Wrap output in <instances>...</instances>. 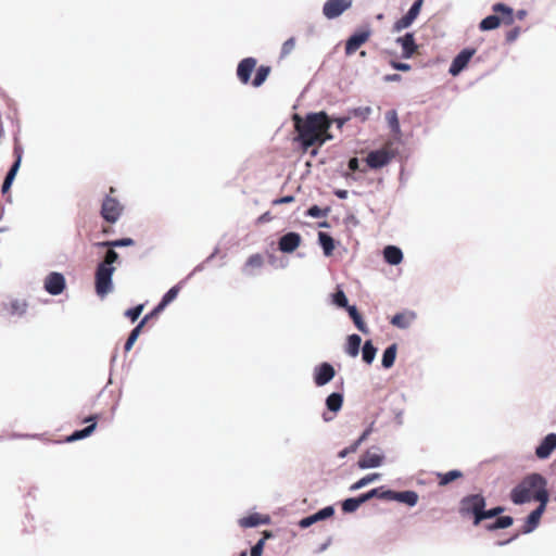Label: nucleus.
Wrapping results in <instances>:
<instances>
[{
	"label": "nucleus",
	"mask_w": 556,
	"mask_h": 556,
	"mask_svg": "<svg viewBox=\"0 0 556 556\" xmlns=\"http://www.w3.org/2000/svg\"><path fill=\"white\" fill-rule=\"evenodd\" d=\"M361 343H362V339L358 334L349 336L345 352L352 357L357 356L358 352H359Z\"/></svg>",
	"instance_id": "32"
},
{
	"label": "nucleus",
	"mask_w": 556,
	"mask_h": 556,
	"mask_svg": "<svg viewBox=\"0 0 556 556\" xmlns=\"http://www.w3.org/2000/svg\"><path fill=\"white\" fill-rule=\"evenodd\" d=\"M351 114L354 117H358L362 121H366L368 118V116L371 114V108L370 106H359V108L353 109L351 111Z\"/></svg>",
	"instance_id": "46"
},
{
	"label": "nucleus",
	"mask_w": 556,
	"mask_h": 556,
	"mask_svg": "<svg viewBox=\"0 0 556 556\" xmlns=\"http://www.w3.org/2000/svg\"><path fill=\"white\" fill-rule=\"evenodd\" d=\"M384 80L386 81H399V80H401V75H399V74L387 75L384 77Z\"/></svg>",
	"instance_id": "59"
},
{
	"label": "nucleus",
	"mask_w": 556,
	"mask_h": 556,
	"mask_svg": "<svg viewBox=\"0 0 556 556\" xmlns=\"http://www.w3.org/2000/svg\"><path fill=\"white\" fill-rule=\"evenodd\" d=\"M393 154L387 149L375 150L368 153L366 163L370 168H380L390 163Z\"/></svg>",
	"instance_id": "14"
},
{
	"label": "nucleus",
	"mask_w": 556,
	"mask_h": 556,
	"mask_svg": "<svg viewBox=\"0 0 556 556\" xmlns=\"http://www.w3.org/2000/svg\"><path fill=\"white\" fill-rule=\"evenodd\" d=\"M359 446L357 445L356 442L352 443L350 446L343 448L342 451L339 452L338 456L340 458H343L345 457L346 455L351 454V453H355L357 451Z\"/></svg>",
	"instance_id": "50"
},
{
	"label": "nucleus",
	"mask_w": 556,
	"mask_h": 556,
	"mask_svg": "<svg viewBox=\"0 0 556 556\" xmlns=\"http://www.w3.org/2000/svg\"><path fill=\"white\" fill-rule=\"evenodd\" d=\"M485 508V498L481 494H471L465 496L459 504V513L462 516H473V525L478 526L480 521H477V517L482 515V510Z\"/></svg>",
	"instance_id": "5"
},
{
	"label": "nucleus",
	"mask_w": 556,
	"mask_h": 556,
	"mask_svg": "<svg viewBox=\"0 0 556 556\" xmlns=\"http://www.w3.org/2000/svg\"><path fill=\"white\" fill-rule=\"evenodd\" d=\"M383 256L387 263L390 265H397L403 260V253L401 249L395 245H388L383 250Z\"/></svg>",
	"instance_id": "28"
},
{
	"label": "nucleus",
	"mask_w": 556,
	"mask_h": 556,
	"mask_svg": "<svg viewBox=\"0 0 556 556\" xmlns=\"http://www.w3.org/2000/svg\"><path fill=\"white\" fill-rule=\"evenodd\" d=\"M301 243V236L298 232H288L283 235L278 242L279 250L285 253H292Z\"/></svg>",
	"instance_id": "19"
},
{
	"label": "nucleus",
	"mask_w": 556,
	"mask_h": 556,
	"mask_svg": "<svg viewBox=\"0 0 556 556\" xmlns=\"http://www.w3.org/2000/svg\"><path fill=\"white\" fill-rule=\"evenodd\" d=\"M323 418L325 421H330V420H332L333 417H328L326 414H324Z\"/></svg>",
	"instance_id": "64"
},
{
	"label": "nucleus",
	"mask_w": 556,
	"mask_h": 556,
	"mask_svg": "<svg viewBox=\"0 0 556 556\" xmlns=\"http://www.w3.org/2000/svg\"><path fill=\"white\" fill-rule=\"evenodd\" d=\"M396 350L397 348L395 343L384 350L382 355V366L384 368H391L393 366L396 357Z\"/></svg>",
	"instance_id": "34"
},
{
	"label": "nucleus",
	"mask_w": 556,
	"mask_h": 556,
	"mask_svg": "<svg viewBox=\"0 0 556 556\" xmlns=\"http://www.w3.org/2000/svg\"><path fill=\"white\" fill-rule=\"evenodd\" d=\"M519 27H515L513 29H510L509 31H507L506 34V41L507 42H513L514 40L517 39V37L519 36Z\"/></svg>",
	"instance_id": "55"
},
{
	"label": "nucleus",
	"mask_w": 556,
	"mask_h": 556,
	"mask_svg": "<svg viewBox=\"0 0 556 556\" xmlns=\"http://www.w3.org/2000/svg\"><path fill=\"white\" fill-rule=\"evenodd\" d=\"M391 66L395 70H399V71H403V72H407L410 70V65L407 64V63H401V62H396V61H392L391 62Z\"/></svg>",
	"instance_id": "56"
},
{
	"label": "nucleus",
	"mask_w": 556,
	"mask_h": 556,
	"mask_svg": "<svg viewBox=\"0 0 556 556\" xmlns=\"http://www.w3.org/2000/svg\"><path fill=\"white\" fill-rule=\"evenodd\" d=\"M475 54L473 49H464L462 50L453 60L450 66V73L453 76L458 75L468 64L472 55Z\"/></svg>",
	"instance_id": "16"
},
{
	"label": "nucleus",
	"mask_w": 556,
	"mask_h": 556,
	"mask_svg": "<svg viewBox=\"0 0 556 556\" xmlns=\"http://www.w3.org/2000/svg\"><path fill=\"white\" fill-rule=\"evenodd\" d=\"M547 481L540 473L526 476L510 492V500L515 504H525L531 500L538 502L548 501Z\"/></svg>",
	"instance_id": "2"
},
{
	"label": "nucleus",
	"mask_w": 556,
	"mask_h": 556,
	"mask_svg": "<svg viewBox=\"0 0 556 556\" xmlns=\"http://www.w3.org/2000/svg\"><path fill=\"white\" fill-rule=\"evenodd\" d=\"M65 286V278L60 273H50L45 279V290L52 295L61 294Z\"/></svg>",
	"instance_id": "15"
},
{
	"label": "nucleus",
	"mask_w": 556,
	"mask_h": 556,
	"mask_svg": "<svg viewBox=\"0 0 556 556\" xmlns=\"http://www.w3.org/2000/svg\"><path fill=\"white\" fill-rule=\"evenodd\" d=\"M353 0H327L323 7V13L328 20L340 16L352 7Z\"/></svg>",
	"instance_id": "9"
},
{
	"label": "nucleus",
	"mask_w": 556,
	"mask_h": 556,
	"mask_svg": "<svg viewBox=\"0 0 556 556\" xmlns=\"http://www.w3.org/2000/svg\"><path fill=\"white\" fill-rule=\"evenodd\" d=\"M503 511H504V508L501 507V506L494 507V508L489 509V510H485V508H483L482 515H479L477 517V521L481 522L484 519L496 517V516H498Z\"/></svg>",
	"instance_id": "43"
},
{
	"label": "nucleus",
	"mask_w": 556,
	"mask_h": 556,
	"mask_svg": "<svg viewBox=\"0 0 556 556\" xmlns=\"http://www.w3.org/2000/svg\"><path fill=\"white\" fill-rule=\"evenodd\" d=\"M383 456L376 451H366L358 459L357 465L361 469L379 467L382 464Z\"/></svg>",
	"instance_id": "20"
},
{
	"label": "nucleus",
	"mask_w": 556,
	"mask_h": 556,
	"mask_svg": "<svg viewBox=\"0 0 556 556\" xmlns=\"http://www.w3.org/2000/svg\"><path fill=\"white\" fill-rule=\"evenodd\" d=\"M333 302L340 307L348 308L350 306L345 293L342 290H338L333 294Z\"/></svg>",
	"instance_id": "48"
},
{
	"label": "nucleus",
	"mask_w": 556,
	"mask_h": 556,
	"mask_svg": "<svg viewBox=\"0 0 556 556\" xmlns=\"http://www.w3.org/2000/svg\"><path fill=\"white\" fill-rule=\"evenodd\" d=\"M377 349L374 346L371 341H366L363 345L362 356L366 364H371L375 359Z\"/></svg>",
	"instance_id": "36"
},
{
	"label": "nucleus",
	"mask_w": 556,
	"mask_h": 556,
	"mask_svg": "<svg viewBox=\"0 0 556 556\" xmlns=\"http://www.w3.org/2000/svg\"><path fill=\"white\" fill-rule=\"evenodd\" d=\"M525 16H526V11L525 10H520V11L517 12V17L519 20H522Z\"/></svg>",
	"instance_id": "63"
},
{
	"label": "nucleus",
	"mask_w": 556,
	"mask_h": 556,
	"mask_svg": "<svg viewBox=\"0 0 556 556\" xmlns=\"http://www.w3.org/2000/svg\"><path fill=\"white\" fill-rule=\"evenodd\" d=\"M263 265H264L263 255L260 253H256V254L249 256L242 270L247 275H253V270L261 268Z\"/></svg>",
	"instance_id": "29"
},
{
	"label": "nucleus",
	"mask_w": 556,
	"mask_h": 556,
	"mask_svg": "<svg viewBox=\"0 0 556 556\" xmlns=\"http://www.w3.org/2000/svg\"><path fill=\"white\" fill-rule=\"evenodd\" d=\"M493 14L483 18L479 28L482 31L496 29L501 24L511 25L515 21L514 10L504 3H495L492 7Z\"/></svg>",
	"instance_id": "4"
},
{
	"label": "nucleus",
	"mask_w": 556,
	"mask_h": 556,
	"mask_svg": "<svg viewBox=\"0 0 556 556\" xmlns=\"http://www.w3.org/2000/svg\"><path fill=\"white\" fill-rule=\"evenodd\" d=\"M294 197L293 195H285L282 198H279V199H275L273 201V205H280V204H288V203H292L294 202Z\"/></svg>",
	"instance_id": "54"
},
{
	"label": "nucleus",
	"mask_w": 556,
	"mask_h": 556,
	"mask_svg": "<svg viewBox=\"0 0 556 556\" xmlns=\"http://www.w3.org/2000/svg\"><path fill=\"white\" fill-rule=\"evenodd\" d=\"M270 518L265 515H261L258 513L251 514L247 517H242L239 519V526L242 528H253L260 525L269 523Z\"/></svg>",
	"instance_id": "26"
},
{
	"label": "nucleus",
	"mask_w": 556,
	"mask_h": 556,
	"mask_svg": "<svg viewBox=\"0 0 556 556\" xmlns=\"http://www.w3.org/2000/svg\"><path fill=\"white\" fill-rule=\"evenodd\" d=\"M3 309L10 316H22L26 313L27 303L25 300L14 299L8 303H3Z\"/></svg>",
	"instance_id": "27"
},
{
	"label": "nucleus",
	"mask_w": 556,
	"mask_h": 556,
	"mask_svg": "<svg viewBox=\"0 0 556 556\" xmlns=\"http://www.w3.org/2000/svg\"><path fill=\"white\" fill-rule=\"evenodd\" d=\"M13 154L15 156V162L13 163L12 167L10 168L4 178V181L2 184V193H7L10 190L11 185L21 165L23 148L17 142H15L14 144Z\"/></svg>",
	"instance_id": "12"
},
{
	"label": "nucleus",
	"mask_w": 556,
	"mask_h": 556,
	"mask_svg": "<svg viewBox=\"0 0 556 556\" xmlns=\"http://www.w3.org/2000/svg\"><path fill=\"white\" fill-rule=\"evenodd\" d=\"M165 307H161V303H159L152 312H150L149 314H147L142 319L141 321L131 330L128 339L126 340V343H125V351L128 352L131 350L132 345L135 344V342L137 341L142 328L144 327V325L152 318H155Z\"/></svg>",
	"instance_id": "8"
},
{
	"label": "nucleus",
	"mask_w": 556,
	"mask_h": 556,
	"mask_svg": "<svg viewBox=\"0 0 556 556\" xmlns=\"http://www.w3.org/2000/svg\"><path fill=\"white\" fill-rule=\"evenodd\" d=\"M380 477L379 473H370V475H367L366 477H363L362 479H359L358 481H356L355 483H353L351 486H350V490L351 491H355V490H358L365 485H367L368 483H371L372 481H375L376 479H378Z\"/></svg>",
	"instance_id": "40"
},
{
	"label": "nucleus",
	"mask_w": 556,
	"mask_h": 556,
	"mask_svg": "<svg viewBox=\"0 0 556 556\" xmlns=\"http://www.w3.org/2000/svg\"><path fill=\"white\" fill-rule=\"evenodd\" d=\"M123 210L124 206L116 198L106 195L101 205V216L105 222L114 224L121 217Z\"/></svg>",
	"instance_id": "7"
},
{
	"label": "nucleus",
	"mask_w": 556,
	"mask_h": 556,
	"mask_svg": "<svg viewBox=\"0 0 556 556\" xmlns=\"http://www.w3.org/2000/svg\"><path fill=\"white\" fill-rule=\"evenodd\" d=\"M422 4L424 0H416L408 12L394 23L393 30L401 31L408 28L419 15Z\"/></svg>",
	"instance_id": "11"
},
{
	"label": "nucleus",
	"mask_w": 556,
	"mask_h": 556,
	"mask_svg": "<svg viewBox=\"0 0 556 556\" xmlns=\"http://www.w3.org/2000/svg\"><path fill=\"white\" fill-rule=\"evenodd\" d=\"M554 450H556V433H549L535 448V455L540 459H545L551 456Z\"/></svg>",
	"instance_id": "18"
},
{
	"label": "nucleus",
	"mask_w": 556,
	"mask_h": 556,
	"mask_svg": "<svg viewBox=\"0 0 556 556\" xmlns=\"http://www.w3.org/2000/svg\"><path fill=\"white\" fill-rule=\"evenodd\" d=\"M334 194L339 198V199H346L348 197V191L346 190H337L334 192Z\"/></svg>",
	"instance_id": "60"
},
{
	"label": "nucleus",
	"mask_w": 556,
	"mask_h": 556,
	"mask_svg": "<svg viewBox=\"0 0 556 556\" xmlns=\"http://www.w3.org/2000/svg\"><path fill=\"white\" fill-rule=\"evenodd\" d=\"M374 430V422L370 424V426L361 434V437L355 441L357 445L359 446L364 441L368 439L370 433Z\"/></svg>",
	"instance_id": "53"
},
{
	"label": "nucleus",
	"mask_w": 556,
	"mask_h": 556,
	"mask_svg": "<svg viewBox=\"0 0 556 556\" xmlns=\"http://www.w3.org/2000/svg\"><path fill=\"white\" fill-rule=\"evenodd\" d=\"M318 240L324 250L325 255H331L334 250L333 239L328 233L320 231L318 233Z\"/></svg>",
	"instance_id": "33"
},
{
	"label": "nucleus",
	"mask_w": 556,
	"mask_h": 556,
	"mask_svg": "<svg viewBox=\"0 0 556 556\" xmlns=\"http://www.w3.org/2000/svg\"><path fill=\"white\" fill-rule=\"evenodd\" d=\"M256 59L252 56L244 58L239 62L237 66V77L241 84H251L253 87L257 88L265 83L271 72V68L267 65L258 66L254 78L251 79V75L256 68Z\"/></svg>",
	"instance_id": "3"
},
{
	"label": "nucleus",
	"mask_w": 556,
	"mask_h": 556,
	"mask_svg": "<svg viewBox=\"0 0 556 556\" xmlns=\"http://www.w3.org/2000/svg\"><path fill=\"white\" fill-rule=\"evenodd\" d=\"M333 514H334L333 507L327 506V507L320 509L319 511L301 519L299 522V526L303 529L308 528L317 521L332 517Z\"/></svg>",
	"instance_id": "22"
},
{
	"label": "nucleus",
	"mask_w": 556,
	"mask_h": 556,
	"mask_svg": "<svg viewBox=\"0 0 556 556\" xmlns=\"http://www.w3.org/2000/svg\"><path fill=\"white\" fill-rule=\"evenodd\" d=\"M179 292V287L175 286L170 288L161 300V307H166L172 301H174Z\"/></svg>",
	"instance_id": "42"
},
{
	"label": "nucleus",
	"mask_w": 556,
	"mask_h": 556,
	"mask_svg": "<svg viewBox=\"0 0 556 556\" xmlns=\"http://www.w3.org/2000/svg\"><path fill=\"white\" fill-rule=\"evenodd\" d=\"M143 304H139L132 308H129L125 312V316L128 317L132 323L136 321L143 311Z\"/></svg>",
	"instance_id": "47"
},
{
	"label": "nucleus",
	"mask_w": 556,
	"mask_h": 556,
	"mask_svg": "<svg viewBox=\"0 0 556 556\" xmlns=\"http://www.w3.org/2000/svg\"><path fill=\"white\" fill-rule=\"evenodd\" d=\"M110 248L104 255V260L99 265H104L105 268H113L112 264L118 260V254Z\"/></svg>",
	"instance_id": "41"
},
{
	"label": "nucleus",
	"mask_w": 556,
	"mask_h": 556,
	"mask_svg": "<svg viewBox=\"0 0 556 556\" xmlns=\"http://www.w3.org/2000/svg\"><path fill=\"white\" fill-rule=\"evenodd\" d=\"M370 37L369 30H364L359 33H355L352 35L345 43V54L352 55L354 52L357 51V49L364 45Z\"/></svg>",
	"instance_id": "21"
},
{
	"label": "nucleus",
	"mask_w": 556,
	"mask_h": 556,
	"mask_svg": "<svg viewBox=\"0 0 556 556\" xmlns=\"http://www.w3.org/2000/svg\"><path fill=\"white\" fill-rule=\"evenodd\" d=\"M336 376L333 366L329 363H321L314 369V382L318 387H323L330 382Z\"/></svg>",
	"instance_id": "13"
},
{
	"label": "nucleus",
	"mask_w": 556,
	"mask_h": 556,
	"mask_svg": "<svg viewBox=\"0 0 556 556\" xmlns=\"http://www.w3.org/2000/svg\"><path fill=\"white\" fill-rule=\"evenodd\" d=\"M343 405V395L341 393L333 392L326 399V406L332 413H338Z\"/></svg>",
	"instance_id": "30"
},
{
	"label": "nucleus",
	"mask_w": 556,
	"mask_h": 556,
	"mask_svg": "<svg viewBox=\"0 0 556 556\" xmlns=\"http://www.w3.org/2000/svg\"><path fill=\"white\" fill-rule=\"evenodd\" d=\"M388 119L392 128H399V121L394 111L388 113Z\"/></svg>",
	"instance_id": "57"
},
{
	"label": "nucleus",
	"mask_w": 556,
	"mask_h": 556,
	"mask_svg": "<svg viewBox=\"0 0 556 556\" xmlns=\"http://www.w3.org/2000/svg\"><path fill=\"white\" fill-rule=\"evenodd\" d=\"M364 503L365 501L362 495H359L358 497L346 498L342 503V510L344 513H353Z\"/></svg>",
	"instance_id": "35"
},
{
	"label": "nucleus",
	"mask_w": 556,
	"mask_h": 556,
	"mask_svg": "<svg viewBox=\"0 0 556 556\" xmlns=\"http://www.w3.org/2000/svg\"><path fill=\"white\" fill-rule=\"evenodd\" d=\"M348 118H338L336 122L338 124V127L341 128Z\"/></svg>",
	"instance_id": "62"
},
{
	"label": "nucleus",
	"mask_w": 556,
	"mask_h": 556,
	"mask_svg": "<svg viewBox=\"0 0 556 556\" xmlns=\"http://www.w3.org/2000/svg\"><path fill=\"white\" fill-rule=\"evenodd\" d=\"M135 241L130 238H124L113 241H104L97 243V247H108V248H119V247H129L134 245Z\"/></svg>",
	"instance_id": "39"
},
{
	"label": "nucleus",
	"mask_w": 556,
	"mask_h": 556,
	"mask_svg": "<svg viewBox=\"0 0 556 556\" xmlns=\"http://www.w3.org/2000/svg\"><path fill=\"white\" fill-rule=\"evenodd\" d=\"M380 498L387 501H396L407 504L408 506H415L418 502V494L415 491L396 492L387 490L380 494Z\"/></svg>",
	"instance_id": "10"
},
{
	"label": "nucleus",
	"mask_w": 556,
	"mask_h": 556,
	"mask_svg": "<svg viewBox=\"0 0 556 556\" xmlns=\"http://www.w3.org/2000/svg\"><path fill=\"white\" fill-rule=\"evenodd\" d=\"M295 48V38L291 37L282 43L280 58L285 59L288 56Z\"/></svg>",
	"instance_id": "45"
},
{
	"label": "nucleus",
	"mask_w": 556,
	"mask_h": 556,
	"mask_svg": "<svg viewBox=\"0 0 556 556\" xmlns=\"http://www.w3.org/2000/svg\"><path fill=\"white\" fill-rule=\"evenodd\" d=\"M396 42L402 47V55L405 59H409L417 51V45L415 42L414 34L407 33L403 37H399Z\"/></svg>",
	"instance_id": "23"
},
{
	"label": "nucleus",
	"mask_w": 556,
	"mask_h": 556,
	"mask_svg": "<svg viewBox=\"0 0 556 556\" xmlns=\"http://www.w3.org/2000/svg\"><path fill=\"white\" fill-rule=\"evenodd\" d=\"M514 519L510 516L498 517L493 523L486 525L488 530L505 529L513 525Z\"/></svg>",
	"instance_id": "37"
},
{
	"label": "nucleus",
	"mask_w": 556,
	"mask_h": 556,
	"mask_svg": "<svg viewBox=\"0 0 556 556\" xmlns=\"http://www.w3.org/2000/svg\"><path fill=\"white\" fill-rule=\"evenodd\" d=\"M374 430V422L370 424V426L361 434V437L355 441L357 445L359 446L364 441L368 439L370 433Z\"/></svg>",
	"instance_id": "52"
},
{
	"label": "nucleus",
	"mask_w": 556,
	"mask_h": 556,
	"mask_svg": "<svg viewBox=\"0 0 556 556\" xmlns=\"http://www.w3.org/2000/svg\"><path fill=\"white\" fill-rule=\"evenodd\" d=\"M383 491L381 490V488H377V489L370 490L369 492H367L365 494H362V496H363L364 501L367 502V501H369L372 497H379L380 498V494Z\"/></svg>",
	"instance_id": "51"
},
{
	"label": "nucleus",
	"mask_w": 556,
	"mask_h": 556,
	"mask_svg": "<svg viewBox=\"0 0 556 556\" xmlns=\"http://www.w3.org/2000/svg\"><path fill=\"white\" fill-rule=\"evenodd\" d=\"M348 166H349V169L352 172L357 170L359 167L358 159L357 157L350 159Z\"/></svg>",
	"instance_id": "58"
},
{
	"label": "nucleus",
	"mask_w": 556,
	"mask_h": 556,
	"mask_svg": "<svg viewBox=\"0 0 556 556\" xmlns=\"http://www.w3.org/2000/svg\"><path fill=\"white\" fill-rule=\"evenodd\" d=\"M547 502L548 501H544V498H542V502H539L540 505L533 511L530 513L525 525L522 526V533H529L538 527L540 519L543 513L545 511Z\"/></svg>",
	"instance_id": "17"
},
{
	"label": "nucleus",
	"mask_w": 556,
	"mask_h": 556,
	"mask_svg": "<svg viewBox=\"0 0 556 556\" xmlns=\"http://www.w3.org/2000/svg\"><path fill=\"white\" fill-rule=\"evenodd\" d=\"M115 268H105L104 265H98L96 270V292L104 298L113 289L112 276Z\"/></svg>",
	"instance_id": "6"
},
{
	"label": "nucleus",
	"mask_w": 556,
	"mask_h": 556,
	"mask_svg": "<svg viewBox=\"0 0 556 556\" xmlns=\"http://www.w3.org/2000/svg\"><path fill=\"white\" fill-rule=\"evenodd\" d=\"M350 317L352 318L354 325L356 326V328L362 331L363 333H368V328L365 324V321L363 320V317L361 316V314L358 313L357 308L355 306H349L346 308Z\"/></svg>",
	"instance_id": "31"
},
{
	"label": "nucleus",
	"mask_w": 556,
	"mask_h": 556,
	"mask_svg": "<svg viewBox=\"0 0 556 556\" xmlns=\"http://www.w3.org/2000/svg\"><path fill=\"white\" fill-rule=\"evenodd\" d=\"M293 121L304 148L321 146L332 138L329 134L331 121L325 112L307 114L304 119L295 114Z\"/></svg>",
	"instance_id": "1"
},
{
	"label": "nucleus",
	"mask_w": 556,
	"mask_h": 556,
	"mask_svg": "<svg viewBox=\"0 0 556 556\" xmlns=\"http://www.w3.org/2000/svg\"><path fill=\"white\" fill-rule=\"evenodd\" d=\"M97 420H98V415H92V416L85 418L84 422H91V424L83 430L75 431L72 435H70L67 438V441L73 442V441L81 440L84 438L89 437L94 431V429L97 427Z\"/></svg>",
	"instance_id": "25"
},
{
	"label": "nucleus",
	"mask_w": 556,
	"mask_h": 556,
	"mask_svg": "<svg viewBox=\"0 0 556 556\" xmlns=\"http://www.w3.org/2000/svg\"><path fill=\"white\" fill-rule=\"evenodd\" d=\"M416 319V314L413 311H403L395 314L390 323L396 328L406 329L408 328L413 321Z\"/></svg>",
	"instance_id": "24"
},
{
	"label": "nucleus",
	"mask_w": 556,
	"mask_h": 556,
	"mask_svg": "<svg viewBox=\"0 0 556 556\" xmlns=\"http://www.w3.org/2000/svg\"><path fill=\"white\" fill-rule=\"evenodd\" d=\"M260 222H267V220H270V215L268 212L264 213L260 218H258Z\"/></svg>",
	"instance_id": "61"
},
{
	"label": "nucleus",
	"mask_w": 556,
	"mask_h": 556,
	"mask_svg": "<svg viewBox=\"0 0 556 556\" xmlns=\"http://www.w3.org/2000/svg\"><path fill=\"white\" fill-rule=\"evenodd\" d=\"M327 212L323 211L319 206L313 205L308 208L307 215L314 218H320L326 216Z\"/></svg>",
	"instance_id": "49"
},
{
	"label": "nucleus",
	"mask_w": 556,
	"mask_h": 556,
	"mask_svg": "<svg viewBox=\"0 0 556 556\" xmlns=\"http://www.w3.org/2000/svg\"><path fill=\"white\" fill-rule=\"evenodd\" d=\"M270 536H271L270 532L265 531L264 536L252 547L251 556H262L265 540Z\"/></svg>",
	"instance_id": "44"
},
{
	"label": "nucleus",
	"mask_w": 556,
	"mask_h": 556,
	"mask_svg": "<svg viewBox=\"0 0 556 556\" xmlns=\"http://www.w3.org/2000/svg\"><path fill=\"white\" fill-rule=\"evenodd\" d=\"M439 484L440 485H446L451 483L452 481L463 477L462 471L459 470H451L445 473H438Z\"/></svg>",
	"instance_id": "38"
}]
</instances>
